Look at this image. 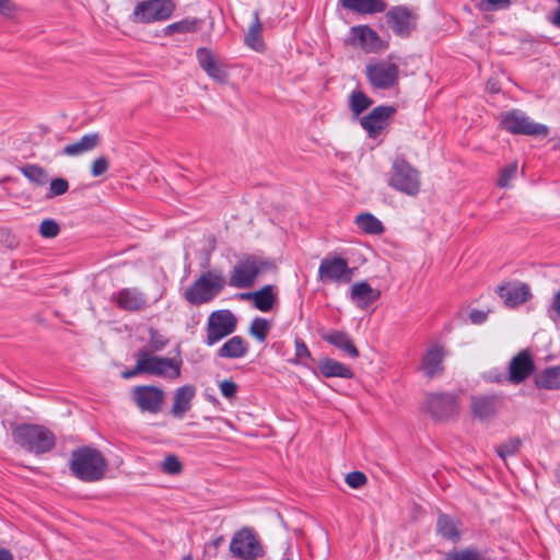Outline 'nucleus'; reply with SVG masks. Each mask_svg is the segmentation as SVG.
Listing matches in <instances>:
<instances>
[{"mask_svg": "<svg viewBox=\"0 0 560 560\" xmlns=\"http://www.w3.org/2000/svg\"><path fill=\"white\" fill-rule=\"evenodd\" d=\"M70 469L80 480L94 482L104 478L107 460L100 451L83 447L72 453Z\"/></svg>", "mask_w": 560, "mask_h": 560, "instance_id": "nucleus-1", "label": "nucleus"}, {"mask_svg": "<svg viewBox=\"0 0 560 560\" xmlns=\"http://www.w3.org/2000/svg\"><path fill=\"white\" fill-rule=\"evenodd\" d=\"M387 184L408 196H417L421 188L420 172L404 158H396L387 173Z\"/></svg>", "mask_w": 560, "mask_h": 560, "instance_id": "nucleus-2", "label": "nucleus"}, {"mask_svg": "<svg viewBox=\"0 0 560 560\" xmlns=\"http://www.w3.org/2000/svg\"><path fill=\"white\" fill-rule=\"evenodd\" d=\"M399 59L389 55L386 59L372 60L365 66V75L374 89L388 90L398 84Z\"/></svg>", "mask_w": 560, "mask_h": 560, "instance_id": "nucleus-3", "label": "nucleus"}, {"mask_svg": "<svg viewBox=\"0 0 560 560\" xmlns=\"http://www.w3.org/2000/svg\"><path fill=\"white\" fill-rule=\"evenodd\" d=\"M141 369L144 374L161 377L166 381H175L182 374L183 360L179 357H161L149 350H139Z\"/></svg>", "mask_w": 560, "mask_h": 560, "instance_id": "nucleus-4", "label": "nucleus"}, {"mask_svg": "<svg viewBox=\"0 0 560 560\" xmlns=\"http://www.w3.org/2000/svg\"><path fill=\"white\" fill-rule=\"evenodd\" d=\"M14 441L36 454L48 452L55 445L54 434L44 427L21 424L13 431Z\"/></svg>", "mask_w": 560, "mask_h": 560, "instance_id": "nucleus-5", "label": "nucleus"}, {"mask_svg": "<svg viewBox=\"0 0 560 560\" xmlns=\"http://www.w3.org/2000/svg\"><path fill=\"white\" fill-rule=\"evenodd\" d=\"M225 280L221 273L208 271L202 273L198 280L189 287L185 293V299L195 305L211 301L224 287Z\"/></svg>", "mask_w": 560, "mask_h": 560, "instance_id": "nucleus-6", "label": "nucleus"}, {"mask_svg": "<svg viewBox=\"0 0 560 560\" xmlns=\"http://www.w3.org/2000/svg\"><path fill=\"white\" fill-rule=\"evenodd\" d=\"M272 264L257 256H248L240 260L230 275V285L238 289L249 288L255 283L256 277L270 268Z\"/></svg>", "mask_w": 560, "mask_h": 560, "instance_id": "nucleus-7", "label": "nucleus"}, {"mask_svg": "<svg viewBox=\"0 0 560 560\" xmlns=\"http://www.w3.org/2000/svg\"><path fill=\"white\" fill-rule=\"evenodd\" d=\"M176 9L173 0L140 1L133 10L132 20L136 23H152L168 20Z\"/></svg>", "mask_w": 560, "mask_h": 560, "instance_id": "nucleus-8", "label": "nucleus"}, {"mask_svg": "<svg viewBox=\"0 0 560 560\" xmlns=\"http://www.w3.org/2000/svg\"><path fill=\"white\" fill-rule=\"evenodd\" d=\"M230 551L241 560H256L264 555V548L257 535L246 527L234 534L230 542Z\"/></svg>", "mask_w": 560, "mask_h": 560, "instance_id": "nucleus-9", "label": "nucleus"}, {"mask_svg": "<svg viewBox=\"0 0 560 560\" xmlns=\"http://www.w3.org/2000/svg\"><path fill=\"white\" fill-rule=\"evenodd\" d=\"M501 125L511 133L546 137L549 132L547 126L533 121L521 110L505 113L502 117Z\"/></svg>", "mask_w": 560, "mask_h": 560, "instance_id": "nucleus-10", "label": "nucleus"}, {"mask_svg": "<svg viewBox=\"0 0 560 560\" xmlns=\"http://www.w3.org/2000/svg\"><path fill=\"white\" fill-rule=\"evenodd\" d=\"M131 398L142 412L159 413L165 402V392L154 385H139L132 388Z\"/></svg>", "mask_w": 560, "mask_h": 560, "instance_id": "nucleus-11", "label": "nucleus"}, {"mask_svg": "<svg viewBox=\"0 0 560 560\" xmlns=\"http://www.w3.org/2000/svg\"><path fill=\"white\" fill-rule=\"evenodd\" d=\"M237 319L231 311L221 310L211 313L207 325V343L213 345L231 335L236 328Z\"/></svg>", "mask_w": 560, "mask_h": 560, "instance_id": "nucleus-12", "label": "nucleus"}, {"mask_svg": "<svg viewBox=\"0 0 560 560\" xmlns=\"http://www.w3.org/2000/svg\"><path fill=\"white\" fill-rule=\"evenodd\" d=\"M162 295L163 292H159L153 301H150L138 288H124L114 294L113 300L118 307L125 311L138 312L159 301Z\"/></svg>", "mask_w": 560, "mask_h": 560, "instance_id": "nucleus-13", "label": "nucleus"}, {"mask_svg": "<svg viewBox=\"0 0 560 560\" xmlns=\"http://www.w3.org/2000/svg\"><path fill=\"white\" fill-rule=\"evenodd\" d=\"M318 277L324 283L349 282L352 279V269L343 258L326 257L320 261Z\"/></svg>", "mask_w": 560, "mask_h": 560, "instance_id": "nucleus-14", "label": "nucleus"}, {"mask_svg": "<svg viewBox=\"0 0 560 560\" xmlns=\"http://www.w3.org/2000/svg\"><path fill=\"white\" fill-rule=\"evenodd\" d=\"M350 34L351 43L368 54H378L388 48V43L366 25L353 26Z\"/></svg>", "mask_w": 560, "mask_h": 560, "instance_id": "nucleus-15", "label": "nucleus"}, {"mask_svg": "<svg viewBox=\"0 0 560 560\" xmlns=\"http://www.w3.org/2000/svg\"><path fill=\"white\" fill-rule=\"evenodd\" d=\"M197 59L201 69L215 82L225 83L228 81V67L215 52L208 48H199Z\"/></svg>", "mask_w": 560, "mask_h": 560, "instance_id": "nucleus-16", "label": "nucleus"}, {"mask_svg": "<svg viewBox=\"0 0 560 560\" xmlns=\"http://www.w3.org/2000/svg\"><path fill=\"white\" fill-rule=\"evenodd\" d=\"M394 114L395 108L392 106L375 107L361 119V126L371 138H376L389 125Z\"/></svg>", "mask_w": 560, "mask_h": 560, "instance_id": "nucleus-17", "label": "nucleus"}, {"mask_svg": "<svg viewBox=\"0 0 560 560\" xmlns=\"http://www.w3.org/2000/svg\"><path fill=\"white\" fill-rule=\"evenodd\" d=\"M386 18L389 27L401 36L409 35L416 26V14L406 7L392 8Z\"/></svg>", "mask_w": 560, "mask_h": 560, "instance_id": "nucleus-18", "label": "nucleus"}, {"mask_svg": "<svg viewBox=\"0 0 560 560\" xmlns=\"http://www.w3.org/2000/svg\"><path fill=\"white\" fill-rule=\"evenodd\" d=\"M425 409L438 419H445L457 412V402L452 395L430 394L425 399Z\"/></svg>", "mask_w": 560, "mask_h": 560, "instance_id": "nucleus-19", "label": "nucleus"}, {"mask_svg": "<svg viewBox=\"0 0 560 560\" xmlns=\"http://www.w3.org/2000/svg\"><path fill=\"white\" fill-rule=\"evenodd\" d=\"M534 370L535 364L532 354L527 350H523L510 362L509 381L513 384H520L525 381Z\"/></svg>", "mask_w": 560, "mask_h": 560, "instance_id": "nucleus-20", "label": "nucleus"}, {"mask_svg": "<svg viewBox=\"0 0 560 560\" xmlns=\"http://www.w3.org/2000/svg\"><path fill=\"white\" fill-rule=\"evenodd\" d=\"M196 397V387L194 385H184L176 388L172 397L171 415L176 419H182L192 407V400Z\"/></svg>", "mask_w": 560, "mask_h": 560, "instance_id": "nucleus-21", "label": "nucleus"}, {"mask_svg": "<svg viewBox=\"0 0 560 560\" xmlns=\"http://www.w3.org/2000/svg\"><path fill=\"white\" fill-rule=\"evenodd\" d=\"M472 417L479 421H488L494 418L500 410V401L494 396H478L470 400Z\"/></svg>", "mask_w": 560, "mask_h": 560, "instance_id": "nucleus-22", "label": "nucleus"}, {"mask_svg": "<svg viewBox=\"0 0 560 560\" xmlns=\"http://www.w3.org/2000/svg\"><path fill=\"white\" fill-rule=\"evenodd\" d=\"M498 292L504 304L510 307L518 306L532 296L528 285L524 283H506L500 287Z\"/></svg>", "mask_w": 560, "mask_h": 560, "instance_id": "nucleus-23", "label": "nucleus"}, {"mask_svg": "<svg viewBox=\"0 0 560 560\" xmlns=\"http://www.w3.org/2000/svg\"><path fill=\"white\" fill-rule=\"evenodd\" d=\"M319 335L323 340L335 346L336 348L346 352L350 358H358L360 352L358 348L354 346L351 337L341 330H320Z\"/></svg>", "mask_w": 560, "mask_h": 560, "instance_id": "nucleus-24", "label": "nucleus"}, {"mask_svg": "<svg viewBox=\"0 0 560 560\" xmlns=\"http://www.w3.org/2000/svg\"><path fill=\"white\" fill-rule=\"evenodd\" d=\"M381 291L372 288L368 282L360 281L352 284L350 290V299L359 308H366L369 305L377 301Z\"/></svg>", "mask_w": 560, "mask_h": 560, "instance_id": "nucleus-25", "label": "nucleus"}, {"mask_svg": "<svg viewBox=\"0 0 560 560\" xmlns=\"http://www.w3.org/2000/svg\"><path fill=\"white\" fill-rule=\"evenodd\" d=\"M443 358L444 352L441 347H431L422 357L421 370L429 377L435 376L442 371Z\"/></svg>", "mask_w": 560, "mask_h": 560, "instance_id": "nucleus-26", "label": "nucleus"}, {"mask_svg": "<svg viewBox=\"0 0 560 560\" xmlns=\"http://www.w3.org/2000/svg\"><path fill=\"white\" fill-rule=\"evenodd\" d=\"M101 142L98 133H89L73 143L67 144L62 152L68 156H79L95 149Z\"/></svg>", "mask_w": 560, "mask_h": 560, "instance_id": "nucleus-27", "label": "nucleus"}, {"mask_svg": "<svg viewBox=\"0 0 560 560\" xmlns=\"http://www.w3.org/2000/svg\"><path fill=\"white\" fill-rule=\"evenodd\" d=\"M317 368L324 377L352 378L353 376V372L349 366L330 358L322 359Z\"/></svg>", "mask_w": 560, "mask_h": 560, "instance_id": "nucleus-28", "label": "nucleus"}, {"mask_svg": "<svg viewBox=\"0 0 560 560\" xmlns=\"http://www.w3.org/2000/svg\"><path fill=\"white\" fill-rule=\"evenodd\" d=\"M343 7L359 13L373 14L383 12L386 3L383 0H341Z\"/></svg>", "mask_w": 560, "mask_h": 560, "instance_id": "nucleus-29", "label": "nucleus"}, {"mask_svg": "<svg viewBox=\"0 0 560 560\" xmlns=\"http://www.w3.org/2000/svg\"><path fill=\"white\" fill-rule=\"evenodd\" d=\"M242 298L253 300L255 306L262 312L271 310L276 300L270 285L254 293L242 294Z\"/></svg>", "mask_w": 560, "mask_h": 560, "instance_id": "nucleus-30", "label": "nucleus"}, {"mask_svg": "<svg viewBox=\"0 0 560 560\" xmlns=\"http://www.w3.org/2000/svg\"><path fill=\"white\" fill-rule=\"evenodd\" d=\"M247 352V345L240 336L232 337L219 350L222 358H241Z\"/></svg>", "mask_w": 560, "mask_h": 560, "instance_id": "nucleus-31", "label": "nucleus"}, {"mask_svg": "<svg viewBox=\"0 0 560 560\" xmlns=\"http://www.w3.org/2000/svg\"><path fill=\"white\" fill-rule=\"evenodd\" d=\"M358 228L366 234L378 235L384 232L383 223L371 213H361L355 218Z\"/></svg>", "mask_w": 560, "mask_h": 560, "instance_id": "nucleus-32", "label": "nucleus"}, {"mask_svg": "<svg viewBox=\"0 0 560 560\" xmlns=\"http://www.w3.org/2000/svg\"><path fill=\"white\" fill-rule=\"evenodd\" d=\"M262 25L259 22L258 14H254V22L249 26L248 32L245 37V42L248 47L256 51H262L264 50V40H262Z\"/></svg>", "mask_w": 560, "mask_h": 560, "instance_id": "nucleus-33", "label": "nucleus"}, {"mask_svg": "<svg viewBox=\"0 0 560 560\" xmlns=\"http://www.w3.org/2000/svg\"><path fill=\"white\" fill-rule=\"evenodd\" d=\"M536 385L546 389L560 388V365L546 369L536 376Z\"/></svg>", "mask_w": 560, "mask_h": 560, "instance_id": "nucleus-34", "label": "nucleus"}, {"mask_svg": "<svg viewBox=\"0 0 560 560\" xmlns=\"http://www.w3.org/2000/svg\"><path fill=\"white\" fill-rule=\"evenodd\" d=\"M200 28V21L195 18H186L182 21L172 23L164 28V35L187 34L197 32Z\"/></svg>", "mask_w": 560, "mask_h": 560, "instance_id": "nucleus-35", "label": "nucleus"}, {"mask_svg": "<svg viewBox=\"0 0 560 560\" xmlns=\"http://www.w3.org/2000/svg\"><path fill=\"white\" fill-rule=\"evenodd\" d=\"M436 530L439 535L448 540H457L460 537V529L457 523L447 515L438 518Z\"/></svg>", "mask_w": 560, "mask_h": 560, "instance_id": "nucleus-36", "label": "nucleus"}, {"mask_svg": "<svg viewBox=\"0 0 560 560\" xmlns=\"http://www.w3.org/2000/svg\"><path fill=\"white\" fill-rule=\"evenodd\" d=\"M159 469L164 475L179 476L184 470V464L178 456L174 454H167L159 463Z\"/></svg>", "mask_w": 560, "mask_h": 560, "instance_id": "nucleus-37", "label": "nucleus"}, {"mask_svg": "<svg viewBox=\"0 0 560 560\" xmlns=\"http://www.w3.org/2000/svg\"><path fill=\"white\" fill-rule=\"evenodd\" d=\"M21 173L33 184L44 186L48 183L49 176L47 172L37 165L27 164L21 167Z\"/></svg>", "mask_w": 560, "mask_h": 560, "instance_id": "nucleus-38", "label": "nucleus"}, {"mask_svg": "<svg viewBox=\"0 0 560 560\" xmlns=\"http://www.w3.org/2000/svg\"><path fill=\"white\" fill-rule=\"evenodd\" d=\"M372 105L371 98H369L363 92L354 91L350 95V108L354 116H359L362 112Z\"/></svg>", "mask_w": 560, "mask_h": 560, "instance_id": "nucleus-39", "label": "nucleus"}, {"mask_svg": "<svg viewBox=\"0 0 560 560\" xmlns=\"http://www.w3.org/2000/svg\"><path fill=\"white\" fill-rule=\"evenodd\" d=\"M271 328L269 320L265 318H255L249 327V334L259 341H265Z\"/></svg>", "mask_w": 560, "mask_h": 560, "instance_id": "nucleus-40", "label": "nucleus"}, {"mask_svg": "<svg viewBox=\"0 0 560 560\" xmlns=\"http://www.w3.org/2000/svg\"><path fill=\"white\" fill-rule=\"evenodd\" d=\"M294 346V358L290 360V362L296 365L308 366V361L312 359V354L305 342L301 339H295Z\"/></svg>", "mask_w": 560, "mask_h": 560, "instance_id": "nucleus-41", "label": "nucleus"}, {"mask_svg": "<svg viewBox=\"0 0 560 560\" xmlns=\"http://www.w3.org/2000/svg\"><path fill=\"white\" fill-rule=\"evenodd\" d=\"M167 343L168 340L165 336L151 328L149 343L140 350H149L151 353L155 354V352L162 351L167 346Z\"/></svg>", "mask_w": 560, "mask_h": 560, "instance_id": "nucleus-42", "label": "nucleus"}, {"mask_svg": "<svg viewBox=\"0 0 560 560\" xmlns=\"http://www.w3.org/2000/svg\"><path fill=\"white\" fill-rule=\"evenodd\" d=\"M522 445L520 439H510L497 447L498 455L505 460L508 457L515 455Z\"/></svg>", "mask_w": 560, "mask_h": 560, "instance_id": "nucleus-43", "label": "nucleus"}, {"mask_svg": "<svg viewBox=\"0 0 560 560\" xmlns=\"http://www.w3.org/2000/svg\"><path fill=\"white\" fill-rule=\"evenodd\" d=\"M445 560H485V558L478 550L466 548L450 552Z\"/></svg>", "mask_w": 560, "mask_h": 560, "instance_id": "nucleus-44", "label": "nucleus"}, {"mask_svg": "<svg viewBox=\"0 0 560 560\" xmlns=\"http://www.w3.org/2000/svg\"><path fill=\"white\" fill-rule=\"evenodd\" d=\"M39 234L45 238H54L60 232L59 224L52 219H45L38 226Z\"/></svg>", "mask_w": 560, "mask_h": 560, "instance_id": "nucleus-45", "label": "nucleus"}, {"mask_svg": "<svg viewBox=\"0 0 560 560\" xmlns=\"http://www.w3.org/2000/svg\"><path fill=\"white\" fill-rule=\"evenodd\" d=\"M517 173V163H512L504 167L499 176L498 185L502 188L509 187Z\"/></svg>", "mask_w": 560, "mask_h": 560, "instance_id": "nucleus-46", "label": "nucleus"}, {"mask_svg": "<svg viewBox=\"0 0 560 560\" xmlns=\"http://www.w3.org/2000/svg\"><path fill=\"white\" fill-rule=\"evenodd\" d=\"M69 189V183L65 178H54L50 182L47 198H54L56 196L63 195Z\"/></svg>", "mask_w": 560, "mask_h": 560, "instance_id": "nucleus-47", "label": "nucleus"}, {"mask_svg": "<svg viewBox=\"0 0 560 560\" xmlns=\"http://www.w3.org/2000/svg\"><path fill=\"white\" fill-rule=\"evenodd\" d=\"M0 243L13 249L19 246V238L9 228H0Z\"/></svg>", "mask_w": 560, "mask_h": 560, "instance_id": "nucleus-48", "label": "nucleus"}, {"mask_svg": "<svg viewBox=\"0 0 560 560\" xmlns=\"http://www.w3.org/2000/svg\"><path fill=\"white\" fill-rule=\"evenodd\" d=\"M108 168L109 161L106 156H98L91 164V173L94 177L105 174Z\"/></svg>", "mask_w": 560, "mask_h": 560, "instance_id": "nucleus-49", "label": "nucleus"}, {"mask_svg": "<svg viewBox=\"0 0 560 560\" xmlns=\"http://www.w3.org/2000/svg\"><path fill=\"white\" fill-rule=\"evenodd\" d=\"M366 476L361 471H353L347 475L346 482L349 487L358 489L366 483Z\"/></svg>", "mask_w": 560, "mask_h": 560, "instance_id": "nucleus-50", "label": "nucleus"}, {"mask_svg": "<svg viewBox=\"0 0 560 560\" xmlns=\"http://www.w3.org/2000/svg\"><path fill=\"white\" fill-rule=\"evenodd\" d=\"M510 4V0H482L480 9L482 11H494L506 8Z\"/></svg>", "mask_w": 560, "mask_h": 560, "instance_id": "nucleus-51", "label": "nucleus"}, {"mask_svg": "<svg viewBox=\"0 0 560 560\" xmlns=\"http://www.w3.org/2000/svg\"><path fill=\"white\" fill-rule=\"evenodd\" d=\"M18 12V5L13 0H0V15L11 18Z\"/></svg>", "mask_w": 560, "mask_h": 560, "instance_id": "nucleus-52", "label": "nucleus"}, {"mask_svg": "<svg viewBox=\"0 0 560 560\" xmlns=\"http://www.w3.org/2000/svg\"><path fill=\"white\" fill-rule=\"evenodd\" d=\"M136 364L133 369L122 372L121 376L124 378H131L133 376H137L139 374H144V370L141 369V357L139 350L133 355Z\"/></svg>", "mask_w": 560, "mask_h": 560, "instance_id": "nucleus-53", "label": "nucleus"}, {"mask_svg": "<svg viewBox=\"0 0 560 560\" xmlns=\"http://www.w3.org/2000/svg\"><path fill=\"white\" fill-rule=\"evenodd\" d=\"M220 390L224 397L233 398L236 394L237 386L232 381H222L220 383Z\"/></svg>", "mask_w": 560, "mask_h": 560, "instance_id": "nucleus-54", "label": "nucleus"}, {"mask_svg": "<svg viewBox=\"0 0 560 560\" xmlns=\"http://www.w3.org/2000/svg\"><path fill=\"white\" fill-rule=\"evenodd\" d=\"M549 312L553 319L560 320V291L555 294Z\"/></svg>", "mask_w": 560, "mask_h": 560, "instance_id": "nucleus-55", "label": "nucleus"}, {"mask_svg": "<svg viewBox=\"0 0 560 560\" xmlns=\"http://www.w3.org/2000/svg\"><path fill=\"white\" fill-rule=\"evenodd\" d=\"M486 318H487V314L485 312H482V311L472 310L469 313V319L474 324H481V323H483L486 320Z\"/></svg>", "mask_w": 560, "mask_h": 560, "instance_id": "nucleus-56", "label": "nucleus"}, {"mask_svg": "<svg viewBox=\"0 0 560 560\" xmlns=\"http://www.w3.org/2000/svg\"><path fill=\"white\" fill-rule=\"evenodd\" d=\"M557 1H558L559 5H560V0H557ZM551 22L557 27H560V7L553 12L552 18H551Z\"/></svg>", "mask_w": 560, "mask_h": 560, "instance_id": "nucleus-57", "label": "nucleus"}, {"mask_svg": "<svg viewBox=\"0 0 560 560\" xmlns=\"http://www.w3.org/2000/svg\"><path fill=\"white\" fill-rule=\"evenodd\" d=\"M487 89L488 91H490L491 93H497L500 91V88H499V84L497 81L494 80H489L488 83H487Z\"/></svg>", "mask_w": 560, "mask_h": 560, "instance_id": "nucleus-58", "label": "nucleus"}, {"mask_svg": "<svg viewBox=\"0 0 560 560\" xmlns=\"http://www.w3.org/2000/svg\"><path fill=\"white\" fill-rule=\"evenodd\" d=\"M0 560H13V556L5 549H0Z\"/></svg>", "mask_w": 560, "mask_h": 560, "instance_id": "nucleus-59", "label": "nucleus"}, {"mask_svg": "<svg viewBox=\"0 0 560 560\" xmlns=\"http://www.w3.org/2000/svg\"><path fill=\"white\" fill-rule=\"evenodd\" d=\"M222 541H223V538L219 537L212 541V545L214 548H218L222 544Z\"/></svg>", "mask_w": 560, "mask_h": 560, "instance_id": "nucleus-60", "label": "nucleus"}, {"mask_svg": "<svg viewBox=\"0 0 560 560\" xmlns=\"http://www.w3.org/2000/svg\"><path fill=\"white\" fill-rule=\"evenodd\" d=\"M183 560H192V558L190 556H185Z\"/></svg>", "mask_w": 560, "mask_h": 560, "instance_id": "nucleus-61", "label": "nucleus"}]
</instances>
